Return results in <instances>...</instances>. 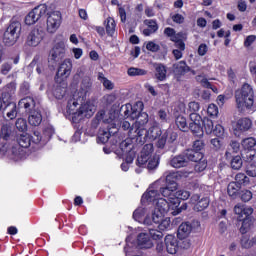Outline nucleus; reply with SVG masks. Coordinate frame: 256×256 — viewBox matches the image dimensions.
I'll return each mask as SVG.
<instances>
[{
	"label": "nucleus",
	"mask_w": 256,
	"mask_h": 256,
	"mask_svg": "<svg viewBox=\"0 0 256 256\" xmlns=\"http://www.w3.org/2000/svg\"><path fill=\"white\" fill-rule=\"evenodd\" d=\"M161 184L159 182L153 183L147 191L142 195V203H153L152 221L159 223L164 215L169 213V202L161 197Z\"/></svg>",
	"instance_id": "nucleus-1"
},
{
	"label": "nucleus",
	"mask_w": 256,
	"mask_h": 256,
	"mask_svg": "<svg viewBox=\"0 0 256 256\" xmlns=\"http://www.w3.org/2000/svg\"><path fill=\"white\" fill-rule=\"evenodd\" d=\"M141 111H143V102H137L134 106L126 104L124 107V117L133 120L136 119L129 132V138L132 139V141L137 137L139 131H143L145 125L149 123V114Z\"/></svg>",
	"instance_id": "nucleus-2"
},
{
	"label": "nucleus",
	"mask_w": 256,
	"mask_h": 256,
	"mask_svg": "<svg viewBox=\"0 0 256 256\" xmlns=\"http://www.w3.org/2000/svg\"><path fill=\"white\" fill-rule=\"evenodd\" d=\"M253 87L245 83L241 89L236 90V107L240 113H253L255 111Z\"/></svg>",
	"instance_id": "nucleus-3"
},
{
	"label": "nucleus",
	"mask_w": 256,
	"mask_h": 256,
	"mask_svg": "<svg viewBox=\"0 0 256 256\" xmlns=\"http://www.w3.org/2000/svg\"><path fill=\"white\" fill-rule=\"evenodd\" d=\"M153 144L144 145L140 156L137 159L138 167H147L148 171H153L159 167V156L153 153Z\"/></svg>",
	"instance_id": "nucleus-4"
},
{
	"label": "nucleus",
	"mask_w": 256,
	"mask_h": 256,
	"mask_svg": "<svg viewBox=\"0 0 256 256\" xmlns=\"http://www.w3.org/2000/svg\"><path fill=\"white\" fill-rule=\"evenodd\" d=\"M166 187H161L160 197H168V205H171V201L175 199V191H177V182L175 180L183 176V172H165Z\"/></svg>",
	"instance_id": "nucleus-5"
},
{
	"label": "nucleus",
	"mask_w": 256,
	"mask_h": 256,
	"mask_svg": "<svg viewBox=\"0 0 256 256\" xmlns=\"http://www.w3.org/2000/svg\"><path fill=\"white\" fill-rule=\"evenodd\" d=\"M201 159H203V153L186 150L184 153L172 158L170 165L174 167V169H181V167H187L189 161H201Z\"/></svg>",
	"instance_id": "nucleus-6"
},
{
	"label": "nucleus",
	"mask_w": 256,
	"mask_h": 256,
	"mask_svg": "<svg viewBox=\"0 0 256 256\" xmlns=\"http://www.w3.org/2000/svg\"><path fill=\"white\" fill-rule=\"evenodd\" d=\"M234 213L237 215L238 221H242L240 232L242 234L247 233V230L251 227V215H253V208L243 204H237L234 207Z\"/></svg>",
	"instance_id": "nucleus-7"
},
{
	"label": "nucleus",
	"mask_w": 256,
	"mask_h": 256,
	"mask_svg": "<svg viewBox=\"0 0 256 256\" xmlns=\"http://www.w3.org/2000/svg\"><path fill=\"white\" fill-rule=\"evenodd\" d=\"M189 197H191V193L187 190H179L175 192V196L169 204V211H172L171 215H179L181 211H185L187 209V204L183 203L181 205V200L187 201Z\"/></svg>",
	"instance_id": "nucleus-8"
},
{
	"label": "nucleus",
	"mask_w": 256,
	"mask_h": 256,
	"mask_svg": "<svg viewBox=\"0 0 256 256\" xmlns=\"http://www.w3.org/2000/svg\"><path fill=\"white\" fill-rule=\"evenodd\" d=\"M45 143H47V140L41 137V132L39 131H34L32 136L29 134L21 135L18 139V147L21 149H27L31 145H36L37 149H41Z\"/></svg>",
	"instance_id": "nucleus-9"
},
{
	"label": "nucleus",
	"mask_w": 256,
	"mask_h": 256,
	"mask_svg": "<svg viewBox=\"0 0 256 256\" xmlns=\"http://www.w3.org/2000/svg\"><path fill=\"white\" fill-rule=\"evenodd\" d=\"M161 128L159 126H152L148 130L144 128L143 130L138 131L133 140L140 145L147 143V141H155L158 137H161Z\"/></svg>",
	"instance_id": "nucleus-10"
},
{
	"label": "nucleus",
	"mask_w": 256,
	"mask_h": 256,
	"mask_svg": "<svg viewBox=\"0 0 256 256\" xmlns=\"http://www.w3.org/2000/svg\"><path fill=\"white\" fill-rule=\"evenodd\" d=\"M104 125H107V129L100 128L98 131L97 142L105 144L109 141L110 137H115L119 128L113 119L103 120Z\"/></svg>",
	"instance_id": "nucleus-11"
},
{
	"label": "nucleus",
	"mask_w": 256,
	"mask_h": 256,
	"mask_svg": "<svg viewBox=\"0 0 256 256\" xmlns=\"http://www.w3.org/2000/svg\"><path fill=\"white\" fill-rule=\"evenodd\" d=\"M9 111L6 113L8 119H15L17 117V105L11 102V94L3 93L2 98L0 97V111Z\"/></svg>",
	"instance_id": "nucleus-12"
},
{
	"label": "nucleus",
	"mask_w": 256,
	"mask_h": 256,
	"mask_svg": "<svg viewBox=\"0 0 256 256\" xmlns=\"http://www.w3.org/2000/svg\"><path fill=\"white\" fill-rule=\"evenodd\" d=\"M85 99L79 93L75 92L72 96H70L67 100L66 111L69 115H73L74 118H77V111H79V107L82 103H85Z\"/></svg>",
	"instance_id": "nucleus-13"
},
{
	"label": "nucleus",
	"mask_w": 256,
	"mask_h": 256,
	"mask_svg": "<svg viewBox=\"0 0 256 256\" xmlns=\"http://www.w3.org/2000/svg\"><path fill=\"white\" fill-rule=\"evenodd\" d=\"M46 13L47 5L40 4L28 13V15L25 17V23L27 25H35V23H37L41 17H44Z\"/></svg>",
	"instance_id": "nucleus-14"
},
{
	"label": "nucleus",
	"mask_w": 256,
	"mask_h": 256,
	"mask_svg": "<svg viewBox=\"0 0 256 256\" xmlns=\"http://www.w3.org/2000/svg\"><path fill=\"white\" fill-rule=\"evenodd\" d=\"M95 111H97V106H95L93 102H82L76 112V117H78V119H84V117L91 119V117L95 115Z\"/></svg>",
	"instance_id": "nucleus-15"
},
{
	"label": "nucleus",
	"mask_w": 256,
	"mask_h": 256,
	"mask_svg": "<svg viewBox=\"0 0 256 256\" xmlns=\"http://www.w3.org/2000/svg\"><path fill=\"white\" fill-rule=\"evenodd\" d=\"M63 21V16L59 11H54L48 14L47 17V32L48 33H56L57 29L61 27V23Z\"/></svg>",
	"instance_id": "nucleus-16"
},
{
	"label": "nucleus",
	"mask_w": 256,
	"mask_h": 256,
	"mask_svg": "<svg viewBox=\"0 0 256 256\" xmlns=\"http://www.w3.org/2000/svg\"><path fill=\"white\" fill-rule=\"evenodd\" d=\"M189 129L194 135H203V118L198 113H190Z\"/></svg>",
	"instance_id": "nucleus-17"
},
{
	"label": "nucleus",
	"mask_w": 256,
	"mask_h": 256,
	"mask_svg": "<svg viewBox=\"0 0 256 256\" xmlns=\"http://www.w3.org/2000/svg\"><path fill=\"white\" fill-rule=\"evenodd\" d=\"M44 37L45 32L43 29L34 28L27 36L26 45L28 47H37L43 41Z\"/></svg>",
	"instance_id": "nucleus-18"
},
{
	"label": "nucleus",
	"mask_w": 256,
	"mask_h": 256,
	"mask_svg": "<svg viewBox=\"0 0 256 256\" xmlns=\"http://www.w3.org/2000/svg\"><path fill=\"white\" fill-rule=\"evenodd\" d=\"M146 215H147V208L138 207L133 213V219L138 221V223H144V225H152L153 214H151V217H149V215L147 216Z\"/></svg>",
	"instance_id": "nucleus-19"
},
{
	"label": "nucleus",
	"mask_w": 256,
	"mask_h": 256,
	"mask_svg": "<svg viewBox=\"0 0 256 256\" xmlns=\"http://www.w3.org/2000/svg\"><path fill=\"white\" fill-rule=\"evenodd\" d=\"M63 57H65V44L63 42H59L50 51L48 60L57 63L61 61Z\"/></svg>",
	"instance_id": "nucleus-20"
},
{
	"label": "nucleus",
	"mask_w": 256,
	"mask_h": 256,
	"mask_svg": "<svg viewBox=\"0 0 256 256\" xmlns=\"http://www.w3.org/2000/svg\"><path fill=\"white\" fill-rule=\"evenodd\" d=\"M13 161H20V159H25L27 157V152L25 149L20 148L19 146H13L9 150V144H7V152L5 153Z\"/></svg>",
	"instance_id": "nucleus-21"
},
{
	"label": "nucleus",
	"mask_w": 256,
	"mask_h": 256,
	"mask_svg": "<svg viewBox=\"0 0 256 256\" xmlns=\"http://www.w3.org/2000/svg\"><path fill=\"white\" fill-rule=\"evenodd\" d=\"M191 203H194V211H205L209 207V198L199 196V194H194L190 198Z\"/></svg>",
	"instance_id": "nucleus-22"
},
{
	"label": "nucleus",
	"mask_w": 256,
	"mask_h": 256,
	"mask_svg": "<svg viewBox=\"0 0 256 256\" xmlns=\"http://www.w3.org/2000/svg\"><path fill=\"white\" fill-rule=\"evenodd\" d=\"M71 69H73V63L71 62V59H65L58 68L57 77H63V79H67V77L71 75Z\"/></svg>",
	"instance_id": "nucleus-23"
},
{
	"label": "nucleus",
	"mask_w": 256,
	"mask_h": 256,
	"mask_svg": "<svg viewBox=\"0 0 256 256\" xmlns=\"http://www.w3.org/2000/svg\"><path fill=\"white\" fill-rule=\"evenodd\" d=\"M165 245L166 251L170 255H175V253H177V250L179 249V242L177 241V238L174 235H167L165 237Z\"/></svg>",
	"instance_id": "nucleus-24"
},
{
	"label": "nucleus",
	"mask_w": 256,
	"mask_h": 256,
	"mask_svg": "<svg viewBox=\"0 0 256 256\" xmlns=\"http://www.w3.org/2000/svg\"><path fill=\"white\" fill-rule=\"evenodd\" d=\"M120 149L123 153V155L126 156L125 162L131 164L133 163V160L135 159V151H133V145L127 143V142H122L120 144Z\"/></svg>",
	"instance_id": "nucleus-25"
},
{
	"label": "nucleus",
	"mask_w": 256,
	"mask_h": 256,
	"mask_svg": "<svg viewBox=\"0 0 256 256\" xmlns=\"http://www.w3.org/2000/svg\"><path fill=\"white\" fill-rule=\"evenodd\" d=\"M137 245L140 249H151L153 241H151L148 233L142 232L137 236Z\"/></svg>",
	"instance_id": "nucleus-26"
},
{
	"label": "nucleus",
	"mask_w": 256,
	"mask_h": 256,
	"mask_svg": "<svg viewBox=\"0 0 256 256\" xmlns=\"http://www.w3.org/2000/svg\"><path fill=\"white\" fill-rule=\"evenodd\" d=\"M7 139H9V130L2 128L0 131V157H5L7 153Z\"/></svg>",
	"instance_id": "nucleus-27"
},
{
	"label": "nucleus",
	"mask_w": 256,
	"mask_h": 256,
	"mask_svg": "<svg viewBox=\"0 0 256 256\" xmlns=\"http://www.w3.org/2000/svg\"><path fill=\"white\" fill-rule=\"evenodd\" d=\"M93 85V82H91V78L89 76H86L82 79V82L80 84V89L78 92L81 97H84L87 99V93L91 91V87Z\"/></svg>",
	"instance_id": "nucleus-28"
},
{
	"label": "nucleus",
	"mask_w": 256,
	"mask_h": 256,
	"mask_svg": "<svg viewBox=\"0 0 256 256\" xmlns=\"http://www.w3.org/2000/svg\"><path fill=\"white\" fill-rule=\"evenodd\" d=\"M246 159L250 163L246 171L247 175H249V177H256V154L249 152L246 155Z\"/></svg>",
	"instance_id": "nucleus-29"
},
{
	"label": "nucleus",
	"mask_w": 256,
	"mask_h": 256,
	"mask_svg": "<svg viewBox=\"0 0 256 256\" xmlns=\"http://www.w3.org/2000/svg\"><path fill=\"white\" fill-rule=\"evenodd\" d=\"M6 32L10 33V35H13L14 37L19 39L21 35V22L12 19L10 21L9 26L6 28Z\"/></svg>",
	"instance_id": "nucleus-30"
},
{
	"label": "nucleus",
	"mask_w": 256,
	"mask_h": 256,
	"mask_svg": "<svg viewBox=\"0 0 256 256\" xmlns=\"http://www.w3.org/2000/svg\"><path fill=\"white\" fill-rule=\"evenodd\" d=\"M42 121H43V115H41V111L33 110L30 112V115L28 117L29 125H32V127H39Z\"/></svg>",
	"instance_id": "nucleus-31"
},
{
	"label": "nucleus",
	"mask_w": 256,
	"mask_h": 256,
	"mask_svg": "<svg viewBox=\"0 0 256 256\" xmlns=\"http://www.w3.org/2000/svg\"><path fill=\"white\" fill-rule=\"evenodd\" d=\"M155 77L158 81H165L167 79V67L161 63H154Z\"/></svg>",
	"instance_id": "nucleus-32"
},
{
	"label": "nucleus",
	"mask_w": 256,
	"mask_h": 256,
	"mask_svg": "<svg viewBox=\"0 0 256 256\" xmlns=\"http://www.w3.org/2000/svg\"><path fill=\"white\" fill-rule=\"evenodd\" d=\"M144 24L147 25L148 28L143 30V35L145 37H149L150 35H153V33H157L159 26L157 25V21L155 20H145Z\"/></svg>",
	"instance_id": "nucleus-33"
},
{
	"label": "nucleus",
	"mask_w": 256,
	"mask_h": 256,
	"mask_svg": "<svg viewBox=\"0 0 256 256\" xmlns=\"http://www.w3.org/2000/svg\"><path fill=\"white\" fill-rule=\"evenodd\" d=\"M192 229H193V226H191V223L189 222L182 223L178 228V234H177L178 238L185 239L186 237H189Z\"/></svg>",
	"instance_id": "nucleus-34"
},
{
	"label": "nucleus",
	"mask_w": 256,
	"mask_h": 256,
	"mask_svg": "<svg viewBox=\"0 0 256 256\" xmlns=\"http://www.w3.org/2000/svg\"><path fill=\"white\" fill-rule=\"evenodd\" d=\"M172 71L176 75H185V73L189 72V67L187 66V62L182 60L173 64Z\"/></svg>",
	"instance_id": "nucleus-35"
},
{
	"label": "nucleus",
	"mask_w": 256,
	"mask_h": 256,
	"mask_svg": "<svg viewBox=\"0 0 256 256\" xmlns=\"http://www.w3.org/2000/svg\"><path fill=\"white\" fill-rule=\"evenodd\" d=\"M34 65H37V68H36L37 74L41 75V73H43V71H45V68L47 67V60H44L43 58L35 57L31 62L30 66L34 67Z\"/></svg>",
	"instance_id": "nucleus-36"
},
{
	"label": "nucleus",
	"mask_w": 256,
	"mask_h": 256,
	"mask_svg": "<svg viewBox=\"0 0 256 256\" xmlns=\"http://www.w3.org/2000/svg\"><path fill=\"white\" fill-rule=\"evenodd\" d=\"M251 119L249 118H242L239 119L236 123V131H249L251 129Z\"/></svg>",
	"instance_id": "nucleus-37"
},
{
	"label": "nucleus",
	"mask_w": 256,
	"mask_h": 256,
	"mask_svg": "<svg viewBox=\"0 0 256 256\" xmlns=\"http://www.w3.org/2000/svg\"><path fill=\"white\" fill-rule=\"evenodd\" d=\"M104 25L106 27L107 35H110V37H113V35H115V28L117 27V24L115 23V19H113L112 17H108L104 21Z\"/></svg>",
	"instance_id": "nucleus-38"
},
{
	"label": "nucleus",
	"mask_w": 256,
	"mask_h": 256,
	"mask_svg": "<svg viewBox=\"0 0 256 256\" xmlns=\"http://www.w3.org/2000/svg\"><path fill=\"white\" fill-rule=\"evenodd\" d=\"M19 38L14 36L13 34H10L9 32L5 31L3 36V43L7 47H12V45H15L17 43Z\"/></svg>",
	"instance_id": "nucleus-39"
},
{
	"label": "nucleus",
	"mask_w": 256,
	"mask_h": 256,
	"mask_svg": "<svg viewBox=\"0 0 256 256\" xmlns=\"http://www.w3.org/2000/svg\"><path fill=\"white\" fill-rule=\"evenodd\" d=\"M164 216H162V219L159 222H154L156 223V225H158V229H160V231H169V229H171V218H164Z\"/></svg>",
	"instance_id": "nucleus-40"
},
{
	"label": "nucleus",
	"mask_w": 256,
	"mask_h": 256,
	"mask_svg": "<svg viewBox=\"0 0 256 256\" xmlns=\"http://www.w3.org/2000/svg\"><path fill=\"white\" fill-rule=\"evenodd\" d=\"M241 189V186L237 182H230L228 184V195L230 197H237V193H239V190Z\"/></svg>",
	"instance_id": "nucleus-41"
},
{
	"label": "nucleus",
	"mask_w": 256,
	"mask_h": 256,
	"mask_svg": "<svg viewBox=\"0 0 256 256\" xmlns=\"http://www.w3.org/2000/svg\"><path fill=\"white\" fill-rule=\"evenodd\" d=\"M127 73L129 77H143V75H147V70L131 67L127 70Z\"/></svg>",
	"instance_id": "nucleus-42"
},
{
	"label": "nucleus",
	"mask_w": 256,
	"mask_h": 256,
	"mask_svg": "<svg viewBox=\"0 0 256 256\" xmlns=\"http://www.w3.org/2000/svg\"><path fill=\"white\" fill-rule=\"evenodd\" d=\"M256 145V140L253 137L245 138L242 140V147L245 151H253V147Z\"/></svg>",
	"instance_id": "nucleus-43"
},
{
	"label": "nucleus",
	"mask_w": 256,
	"mask_h": 256,
	"mask_svg": "<svg viewBox=\"0 0 256 256\" xmlns=\"http://www.w3.org/2000/svg\"><path fill=\"white\" fill-rule=\"evenodd\" d=\"M164 34L167 35V37H170L171 41H177V39H183V33H175V29L173 28H165Z\"/></svg>",
	"instance_id": "nucleus-44"
},
{
	"label": "nucleus",
	"mask_w": 256,
	"mask_h": 256,
	"mask_svg": "<svg viewBox=\"0 0 256 256\" xmlns=\"http://www.w3.org/2000/svg\"><path fill=\"white\" fill-rule=\"evenodd\" d=\"M19 107H24V109H31L35 107V100L31 97L23 98L19 101Z\"/></svg>",
	"instance_id": "nucleus-45"
},
{
	"label": "nucleus",
	"mask_w": 256,
	"mask_h": 256,
	"mask_svg": "<svg viewBox=\"0 0 256 256\" xmlns=\"http://www.w3.org/2000/svg\"><path fill=\"white\" fill-rule=\"evenodd\" d=\"M241 245L244 247V249H250V247H253L256 245V236L249 239L248 236H243L241 239Z\"/></svg>",
	"instance_id": "nucleus-46"
},
{
	"label": "nucleus",
	"mask_w": 256,
	"mask_h": 256,
	"mask_svg": "<svg viewBox=\"0 0 256 256\" xmlns=\"http://www.w3.org/2000/svg\"><path fill=\"white\" fill-rule=\"evenodd\" d=\"M104 118H105V110L98 111L95 118L92 120V123H91L92 129H97V127H99V124L101 123V120Z\"/></svg>",
	"instance_id": "nucleus-47"
},
{
	"label": "nucleus",
	"mask_w": 256,
	"mask_h": 256,
	"mask_svg": "<svg viewBox=\"0 0 256 256\" xmlns=\"http://www.w3.org/2000/svg\"><path fill=\"white\" fill-rule=\"evenodd\" d=\"M98 79H99L100 83L104 85L105 89H108L110 91L114 89L115 85L113 84V82H111L109 79H107L103 75V73H99Z\"/></svg>",
	"instance_id": "nucleus-48"
},
{
	"label": "nucleus",
	"mask_w": 256,
	"mask_h": 256,
	"mask_svg": "<svg viewBox=\"0 0 256 256\" xmlns=\"http://www.w3.org/2000/svg\"><path fill=\"white\" fill-rule=\"evenodd\" d=\"M176 125L180 131H187V129H189V126L187 125V118L184 116L176 117Z\"/></svg>",
	"instance_id": "nucleus-49"
},
{
	"label": "nucleus",
	"mask_w": 256,
	"mask_h": 256,
	"mask_svg": "<svg viewBox=\"0 0 256 256\" xmlns=\"http://www.w3.org/2000/svg\"><path fill=\"white\" fill-rule=\"evenodd\" d=\"M235 181L238 185H244L245 187H247V185H250L251 182H249V177H247V175L243 174V173H238L235 176Z\"/></svg>",
	"instance_id": "nucleus-50"
},
{
	"label": "nucleus",
	"mask_w": 256,
	"mask_h": 256,
	"mask_svg": "<svg viewBox=\"0 0 256 256\" xmlns=\"http://www.w3.org/2000/svg\"><path fill=\"white\" fill-rule=\"evenodd\" d=\"M194 163H196V165L194 166V170L196 171V173H201L205 171V169H207V161L203 159L194 161Z\"/></svg>",
	"instance_id": "nucleus-51"
},
{
	"label": "nucleus",
	"mask_w": 256,
	"mask_h": 256,
	"mask_svg": "<svg viewBox=\"0 0 256 256\" xmlns=\"http://www.w3.org/2000/svg\"><path fill=\"white\" fill-rule=\"evenodd\" d=\"M65 93H67V89L61 86H56L53 90V95L56 99H63V97H65Z\"/></svg>",
	"instance_id": "nucleus-52"
},
{
	"label": "nucleus",
	"mask_w": 256,
	"mask_h": 256,
	"mask_svg": "<svg viewBox=\"0 0 256 256\" xmlns=\"http://www.w3.org/2000/svg\"><path fill=\"white\" fill-rule=\"evenodd\" d=\"M202 125H204L205 132L207 135H211L213 133V120L210 119H204L202 122Z\"/></svg>",
	"instance_id": "nucleus-53"
},
{
	"label": "nucleus",
	"mask_w": 256,
	"mask_h": 256,
	"mask_svg": "<svg viewBox=\"0 0 256 256\" xmlns=\"http://www.w3.org/2000/svg\"><path fill=\"white\" fill-rule=\"evenodd\" d=\"M201 109L199 102H189L187 113H197Z\"/></svg>",
	"instance_id": "nucleus-54"
},
{
	"label": "nucleus",
	"mask_w": 256,
	"mask_h": 256,
	"mask_svg": "<svg viewBox=\"0 0 256 256\" xmlns=\"http://www.w3.org/2000/svg\"><path fill=\"white\" fill-rule=\"evenodd\" d=\"M242 166H243V160L241 159V156H236L232 159L231 161L232 169L238 170Z\"/></svg>",
	"instance_id": "nucleus-55"
},
{
	"label": "nucleus",
	"mask_w": 256,
	"mask_h": 256,
	"mask_svg": "<svg viewBox=\"0 0 256 256\" xmlns=\"http://www.w3.org/2000/svg\"><path fill=\"white\" fill-rule=\"evenodd\" d=\"M207 113L210 117H217L219 115V108L215 104H210L207 108Z\"/></svg>",
	"instance_id": "nucleus-56"
},
{
	"label": "nucleus",
	"mask_w": 256,
	"mask_h": 256,
	"mask_svg": "<svg viewBox=\"0 0 256 256\" xmlns=\"http://www.w3.org/2000/svg\"><path fill=\"white\" fill-rule=\"evenodd\" d=\"M16 127L18 131H27V120L19 118L16 121Z\"/></svg>",
	"instance_id": "nucleus-57"
},
{
	"label": "nucleus",
	"mask_w": 256,
	"mask_h": 256,
	"mask_svg": "<svg viewBox=\"0 0 256 256\" xmlns=\"http://www.w3.org/2000/svg\"><path fill=\"white\" fill-rule=\"evenodd\" d=\"M148 235L152 237V239H154L155 241H157L158 239H163V233L159 230L149 229Z\"/></svg>",
	"instance_id": "nucleus-58"
},
{
	"label": "nucleus",
	"mask_w": 256,
	"mask_h": 256,
	"mask_svg": "<svg viewBox=\"0 0 256 256\" xmlns=\"http://www.w3.org/2000/svg\"><path fill=\"white\" fill-rule=\"evenodd\" d=\"M204 147L203 141L196 140L193 144V149H190L188 151H194V153H202V149Z\"/></svg>",
	"instance_id": "nucleus-59"
},
{
	"label": "nucleus",
	"mask_w": 256,
	"mask_h": 256,
	"mask_svg": "<svg viewBox=\"0 0 256 256\" xmlns=\"http://www.w3.org/2000/svg\"><path fill=\"white\" fill-rule=\"evenodd\" d=\"M212 133H214V135H216V137H224L225 136V128H223L221 126V124H217L215 126V129L212 131Z\"/></svg>",
	"instance_id": "nucleus-60"
},
{
	"label": "nucleus",
	"mask_w": 256,
	"mask_h": 256,
	"mask_svg": "<svg viewBox=\"0 0 256 256\" xmlns=\"http://www.w3.org/2000/svg\"><path fill=\"white\" fill-rule=\"evenodd\" d=\"M12 68L13 65L11 64V62H4L1 65L0 72L2 73V75H7Z\"/></svg>",
	"instance_id": "nucleus-61"
},
{
	"label": "nucleus",
	"mask_w": 256,
	"mask_h": 256,
	"mask_svg": "<svg viewBox=\"0 0 256 256\" xmlns=\"http://www.w3.org/2000/svg\"><path fill=\"white\" fill-rule=\"evenodd\" d=\"M241 199L242 201L247 203L248 201H251V199H253V193L249 190H245L242 192Z\"/></svg>",
	"instance_id": "nucleus-62"
},
{
	"label": "nucleus",
	"mask_w": 256,
	"mask_h": 256,
	"mask_svg": "<svg viewBox=\"0 0 256 256\" xmlns=\"http://www.w3.org/2000/svg\"><path fill=\"white\" fill-rule=\"evenodd\" d=\"M146 49L148 51H152V53H157V51L159 50V45L153 41H150L147 43Z\"/></svg>",
	"instance_id": "nucleus-63"
},
{
	"label": "nucleus",
	"mask_w": 256,
	"mask_h": 256,
	"mask_svg": "<svg viewBox=\"0 0 256 256\" xmlns=\"http://www.w3.org/2000/svg\"><path fill=\"white\" fill-rule=\"evenodd\" d=\"M207 51H209V47L207 46V44H200L198 47V55H200V57H205V55H207Z\"/></svg>",
	"instance_id": "nucleus-64"
}]
</instances>
